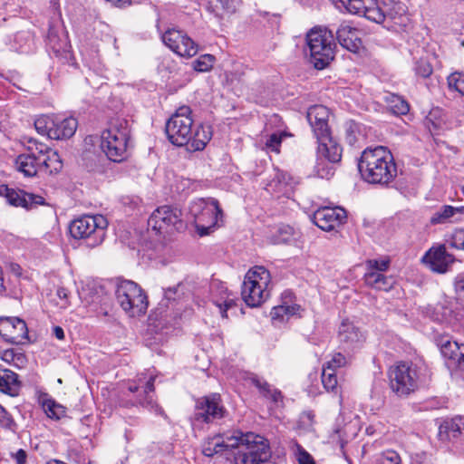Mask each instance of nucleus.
Wrapping results in <instances>:
<instances>
[{
  "label": "nucleus",
  "instance_id": "7c9ffc66",
  "mask_svg": "<svg viewBox=\"0 0 464 464\" xmlns=\"http://www.w3.org/2000/svg\"><path fill=\"white\" fill-rule=\"evenodd\" d=\"M41 164V171H44L45 173L53 174L56 173L63 168V163L59 154L53 150H49L48 154L45 157L40 158Z\"/></svg>",
  "mask_w": 464,
  "mask_h": 464
},
{
  "label": "nucleus",
  "instance_id": "a19ab883",
  "mask_svg": "<svg viewBox=\"0 0 464 464\" xmlns=\"http://www.w3.org/2000/svg\"><path fill=\"white\" fill-rule=\"evenodd\" d=\"M322 382L327 391H334L337 386V377L335 371L324 367L322 372Z\"/></svg>",
  "mask_w": 464,
  "mask_h": 464
},
{
  "label": "nucleus",
  "instance_id": "0eeeda50",
  "mask_svg": "<svg viewBox=\"0 0 464 464\" xmlns=\"http://www.w3.org/2000/svg\"><path fill=\"white\" fill-rule=\"evenodd\" d=\"M388 375L390 387L398 396H408L419 388L420 368L412 362H397L390 367Z\"/></svg>",
  "mask_w": 464,
  "mask_h": 464
},
{
  "label": "nucleus",
  "instance_id": "4c0bfd02",
  "mask_svg": "<svg viewBox=\"0 0 464 464\" xmlns=\"http://www.w3.org/2000/svg\"><path fill=\"white\" fill-rule=\"evenodd\" d=\"M290 444L299 464H314L313 457L296 440H292Z\"/></svg>",
  "mask_w": 464,
  "mask_h": 464
},
{
  "label": "nucleus",
  "instance_id": "5fc2aeb1",
  "mask_svg": "<svg viewBox=\"0 0 464 464\" xmlns=\"http://www.w3.org/2000/svg\"><path fill=\"white\" fill-rule=\"evenodd\" d=\"M396 103L393 106L392 110L396 114L404 115L409 111V104L404 100L400 97L396 98Z\"/></svg>",
  "mask_w": 464,
  "mask_h": 464
},
{
  "label": "nucleus",
  "instance_id": "c03bdc74",
  "mask_svg": "<svg viewBox=\"0 0 464 464\" xmlns=\"http://www.w3.org/2000/svg\"><path fill=\"white\" fill-rule=\"evenodd\" d=\"M367 271H378L382 273L389 268L390 259H369L365 263Z\"/></svg>",
  "mask_w": 464,
  "mask_h": 464
},
{
  "label": "nucleus",
  "instance_id": "338daca9",
  "mask_svg": "<svg viewBox=\"0 0 464 464\" xmlns=\"http://www.w3.org/2000/svg\"><path fill=\"white\" fill-rule=\"evenodd\" d=\"M311 416H312V415H311V413H308V414H307V417H308L309 419L311 418Z\"/></svg>",
  "mask_w": 464,
  "mask_h": 464
},
{
  "label": "nucleus",
  "instance_id": "c9c22d12",
  "mask_svg": "<svg viewBox=\"0 0 464 464\" xmlns=\"http://www.w3.org/2000/svg\"><path fill=\"white\" fill-rule=\"evenodd\" d=\"M326 160L317 156V161L314 166V175L321 179H330L334 174V169L330 165V162H326Z\"/></svg>",
  "mask_w": 464,
  "mask_h": 464
},
{
  "label": "nucleus",
  "instance_id": "603ef678",
  "mask_svg": "<svg viewBox=\"0 0 464 464\" xmlns=\"http://www.w3.org/2000/svg\"><path fill=\"white\" fill-rule=\"evenodd\" d=\"M450 246L457 249L464 250V229H457L454 231L451 237Z\"/></svg>",
  "mask_w": 464,
  "mask_h": 464
},
{
  "label": "nucleus",
  "instance_id": "473e14b6",
  "mask_svg": "<svg viewBox=\"0 0 464 464\" xmlns=\"http://www.w3.org/2000/svg\"><path fill=\"white\" fill-rule=\"evenodd\" d=\"M300 309L297 304H281L273 307L270 315L272 320L284 321L285 318L288 319L290 315H294Z\"/></svg>",
  "mask_w": 464,
  "mask_h": 464
},
{
  "label": "nucleus",
  "instance_id": "bb28decb",
  "mask_svg": "<svg viewBox=\"0 0 464 464\" xmlns=\"http://www.w3.org/2000/svg\"><path fill=\"white\" fill-rule=\"evenodd\" d=\"M440 437L441 440H452L464 436V417L458 416L450 420L444 421L440 426Z\"/></svg>",
  "mask_w": 464,
  "mask_h": 464
},
{
  "label": "nucleus",
  "instance_id": "2eb2a0df",
  "mask_svg": "<svg viewBox=\"0 0 464 464\" xmlns=\"http://www.w3.org/2000/svg\"><path fill=\"white\" fill-rule=\"evenodd\" d=\"M163 43L175 53L181 57H192L198 53V45L184 32L169 29L162 35Z\"/></svg>",
  "mask_w": 464,
  "mask_h": 464
},
{
  "label": "nucleus",
  "instance_id": "1a4fd4ad",
  "mask_svg": "<svg viewBox=\"0 0 464 464\" xmlns=\"http://www.w3.org/2000/svg\"><path fill=\"white\" fill-rule=\"evenodd\" d=\"M346 10L353 14L363 16L369 21L376 24H382L386 18L394 19L399 11H402L401 6L390 7L385 1L377 0H340Z\"/></svg>",
  "mask_w": 464,
  "mask_h": 464
},
{
  "label": "nucleus",
  "instance_id": "052dcab7",
  "mask_svg": "<svg viewBox=\"0 0 464 464\" xmlns=\"http://www.w3.org/2000/svg\"><path fill=\"white\" fill-rule=\"evenodd\" d=\"M57 295L59 296L60 299L66 300L69 295V291L66 288L60 287L57 289Z\"/></svg>",
  "mask_w": 464,
  "mask_h": 464
},
{
  "label": "nucleus",
  "instance_id": "cd10ccee",
  "mask_svg": "<svg viewBox=\"0 0 464 464\" xmlns=\"http://www.w3.org/2000/svg\"><path fill=\"white\" fill-rule=\"evenodd\" d=\"M16 169L26 177H34L41 171L40 160L34 154H21L15 160Z\"/></svg>",
  "mask_w": 464,
  "mask_h": 464
},
{
  "label": "nucleus",
  "instance_id": "20e7f679",
  "mask_svg": "<svg viewBox=\"0 0 464 464\" xmlns=\"http://www.w3.org/2000/svg\"><path fill=\"white\" fill-rule=\"evenodd\" d=\"M130 137L129 123L124 119H117L101 135V149L108 159L121 162L127 157Z\"/></svg>",
  "mask_w": 464,
  "mask_h": 464
},
{
  "label": "nucleus",
  "instance_id": "c85d7f7f",
  "mask_svg": "<svg viewBox=\"0 0 464 464\" xmlns=\"http://www.w3.org/2000/svg\"><path fill=\"white\" fill-rule=\"evenodd\" d=\"M39 403L46 416L52 420H58L66 415V408L47 393L40 396Z\"/></svg>",
  "mask_w": 464,
  "mask_h": 464
},
{
  "label": "nucleus",
  "instance_id": "58836bf2",
  "mask_svg": "<svg viewBox=\"0 0 464 464\" xmlns=\"http://www.w3.org/2000/svg\"><path fill=\"white\" fill-rule=\"evenodd\" d=\"M51 150L52 149H50L47 145L42 142H38L34 139H30L28 140L26 154H34L36 159H42V157H45V155H47Z\"/></svg>",
  "mask_w": 464,
  "mask_h": 464
},
{
  "label": "nucleus",
  "instance_id": "69168bd1",
  "mask_svg": "<svg viewBox=\"0 0 464 464\" xmlns=\"http://www.w3.org/2000/svg\"><path fill=\"white\" fill-rule=\"evenodd\" d=\"M46 464H64L63 462L62 461H59V460H52V461H49L47 462Z\"/></svg>",
  "mask_w": 464,
  "mask_h": 464
},
{
  "label": "nucleus",
  "instance_id": "de8ad7c7",
  "mask_svg": "<svg viewBox=\"0 0 464 464\" xmlns=\"http://www.w3.org/2000/svg\"><path fill=\"white\" fill-rule=\"evenodd\" d=\"M415 72L422 78H427L432 73V66L430 63L423 59L416 63Z\"/></svg>",
  "mask_w": 464,
  "mask_h": 464
},
{
  "label": "nucleus",
  "instance_id": "4d7b16f0",
  "mask_svg": "<svg viewBox=\"0 0 464 464\" xmlns=\"http://www.w3.org/2000/svg\"><path fill=\"white\" fill-rule=\"evenodd\" d=\"M455 288L464 294V274H459L455 280Z\"/></svg>",
  "mask_w": 464,
  "mask_h": 464
},
{
  "label": "nucleus",
  "instance_id": "7ed1b4c3",
  "mask_svg": "<svg viewBox=\"0 0 464 464\" xmlns=\"http://www.w3.org/2000/svg\"><path fill=\"white\" fill-rule=\"evenodd\" d=\"M358 169L363 180L372 184L387 185L397 176L393 156L382 146L365 149L359 160Z\"/></svg>",
  "mask_w": 464,
  "mask_h": 464
},
{
  "label": "nucleus",
  "instance_id": "2f4dec72",
  "mask_svg": "<svg viewBox=\"0 0 464 464\" xmlns=\"http://www.w3.org/2000/svg\"><path fill=\"white\" fill-rule=\"evenodd\" d=\"M250 381L264 397L270 399L274 402H278L282 400L281 392L276 389H272L270 384L266 381L257 376L251 377Z\"/></svg>",
  "mask_w": 464,
  "mask_h": 464
},
{
  "label": "nucleus",
  "instance_id": "8fccbe9b",
  "mask_svg": "<svg viewBox=\"0 0 464 464\" xmlns=\"http://www.w3.org/2000/svg\"><path fill=\"white\" fill-rule=\"evenodd\" d=\"M294 233L293 227L290 226H284L278 228V236L276 240V243H287L290 241L291 236Z\"/></svg>",
  "mask_w": 464,
  "mask_h": 464
},
{
  "label": "nucleus",
  "instance_id": "39448f33",
  "mask_svg": "<svg viewBox=\"0 0 464 464\" xmlns=\"http://www.w3.org/2000/svg\"><path fill=\"white\" fill-rule=\"evenodd\" d=\"M270 274L264 266H255L246 273L242 285V298L251 307L260 305L269 296Z\"/></svg>",
  "mask_w": 464,
  "mask_h": 464
},
{
  "label": "nucleus",
  "instance_id": "680f3d73",
  "mask_svg": "<svg viewBox=\"0 0 464 464\" xmlns=\"http://www.w3.org/2000/svg\"><path fill=\"white\" fill-rule=\"evenodd\" d=\"M13 359H14V352L12 350H6L4 352L3 360H5V362H10Z\"/></svg>",
  "mask_w": 464,
  "mask_h": 464
},
{
  "label": "nucleus",
  "instance_id": "f03ea898",
  "mask_svg": "<svg viewBox=\"0 0 464 464\" xmlns=\"http://www.w3.org/2000/svg\"><path fill=\"white\" fill-rule=\"evenodd\" d=\"M192 111L188 106L179 107L167 121L165 131L170 143L175 146H186L188 151H200L205 149L212 138V130L208 125H194Z\"/></svg>",
  "mask_w": 464,
  "mask_h": 464
},
{
  "label": "nucleus",
  "instance_id": "72a5a7b5",
  "mask_svg": "<svg viewBox=\"0 0 464 464\" xmlns=\"http://www.w3.org/2000/svg\"><path fill=\"white\" fill-rule=\"evenodd\" d=\"M54 125L53 116L42 115L34 121V127L36 131L41 135H46L53 139V127Z\"/></svg>",
  "mask_w": 464,
  "mask_h": 464
},
{
  "label": "nucleus",
  "instance_id": "412c9836",
  "mask_svg": "<svg viewBox=\"0 0 464 464\" xmlns=\"http://www.w3.org/2000/svg\"><path fill=\"white\" fill-rule=\"evenodd\" d=\"M329 110L324 105H314L308 109L307 121L315 138L331 133L328 126Z\"/></svg>",
  "mask_w": 464,
  "mask_h": 464
},
{
  "label": "nucleus",
  "instance_id": "a211bd4d",
  "mask_svg": "<svg viewBox=\"0 0 464 464\" xmlns=\"http://www.w3.org/2000/svg\"><path fill=\"white\" fill-rule=\"evenodd\" d=\"M346 218L345 210L342 208L324 207L317 209L313 215V222L319 228L330 231L340 226Z\"/></svg>",
  "mask_w": 464,
  "mask_h": 464
},
{
  "label": "nucleus",
  "instance_id": "37998d69",
  "mask_svg": "<svg viewBox=\"0 0 464 464\" xmlns=\"http://www.w3.org/2000/svg\"><path fill=\"white\" fill-rule=\"evenodd\" d=\"M377 464H401V459L396 451L388 450L381 453Z\"/></svg>",
  "mask_w": 464,
  "mask_h": 464
},
{
  "label": "nucleus",
  "instance_id": "e2e57ef3",
  "mask_svg": "<svg viewBox=\"0 0 464 464\" xmlns=\"http://www.w3.org/2000/svg\"><path fill=\"white\" fill-rule=\"evenodd\" d=\"M5 291V287L4 285V277L2 270L0 269V295H2Z\"/></svg>",
  "mask_w": 464,
  "mask_h": 464
},
{
  "label": "nucleus",
  "instance_id": "5701e85b",
  "mask_svg": "<svg viewBox=\"0 0 464 464\" xmlns=\"http://www.w3.org/2000/svg\"><path fill=\"white\" fill-rule=\"evenodd\" d=\"M318 142L317 156L330 163H338L342 159L343 149L332 137L331 133L316 138Z\"/></svg>",
  "mask_w": 464,
  "mask_h": 464
},
{
  "label": "nucleus",
  "instance_id": "a878e982",
  "mask_svg": "<svg viewBox=\"0 0 464 464\" xmlns=\"http://www.w3.org/2000/svg\"><path fill=\"white\" fill-rule=\"evenodd\" d=\"M54 125L53 127V140L69 139L75 133L78 126V121L73 117L62 119L58 116H53Z\"/></svg>",
  "mask_w": 464,
  "mask_h": 464
},
{
  "label": "nucleus",
  "instance_id": "9b49d317",
  "mask_svg": "<svg viewBox=\"0 0 464 464\" xmlns=\"http://www.w3.org/2000/svg\"><path fill=\"white\" fill-rule=\"evenodd\" d=\"M189 214L193 217L198 233L206 236L217 224L221 209L214 198H198L190 204Z\"/></svg>",
  "mask_w": 464,
  "mask_h": 464
},
{
  "label": "nucleus",
  "instance_id": "09e8293b",
  "mask_svg": "<svg viewBox=\"0 0 464 464\" xmlns=\"http://www.w3.org/2000/svg\"><path fill=\"white\" fill-rule=\"evenodd\" d=\"M290 179L289 175L285 173L284 171L277 170L273 179L272 183L269 184V187H273V183H275V188L273 190L281 191L282 186L286 185Z\"/></svg>",
  "mask_w": 464,
  "mask_h": 464
},
{
  "label": "nucleus",
  "instance_id": "f257e3e1",
  "mask_svg": "<svg viewBox=\"0 0 464 464\" xmlns=\"http://www.w3.org/2000/svg\"><path fill=\"white\" fill-rule=\"evenodd\" d=\"M237 450L234 456L236 464H260L269 460L271 449L264 437L253 432L242 433L235 430L218 433L204 442L202 453L207 457Z\"/></svg>",
  "mask_w": 464,
  "mask_h": 464
},
{
  "label": "nucleus",
  "instance_id": "e433bc0d",
  "mask_svg": "<svg viewBox=\"0 0 464 464\" xmlns=\"http://www.w3.org/2000/svg\"><path fill=\"white\" fill-rule=\"evenodd\" d=\"M460 209L451 206H444L440 210L436 212L430 221L432 224L443 223L452 218L456 213H459Z\"/></svg>",
  "mask_w": 464,
  "mask_h": 464
},
{
  "label": "nucleus",
  "instance_id": "3c124183",
  "mask_svg": "<svg viewBox=\"0 0 464 464\" xmlns=\"http://www.w3.org/2000/svg\"><path fill=\"white\" fill-rule=\"evenodd\" d=\"M281 141H282V134L273 133L266 140V146L271 151H275V152L278 153Z\"/></svg>",
  "mask_w": 464,
  "mask_h": 464
},
{
  "label": "nucleus",
  "instance_id": "ddd939ff",
  "mask_svg": "<svg viewBox=\"0 0 464 464\" xmlns=\"http://www.w3.org/2000/svg\"><path fill=\"white\" fill-rule=\"evenodd\" d=\"M148 225L158 234H168L183 227L181 211L170 206L158 208L150 215Z\"/></svg>",
  "mask_w": 464,
  "mask_h": 464
},
{
  "label": "nucleus",
  "instance_id": "393cba45",
  "mask_svg": "<svg viewBox=\"0 0 464 464\" xmlns=\"http://www.w3.org/2000/svg\"><path fill=\"white\" fill-rule=\"evenodd\" d=\"M21 386L18 374L0 364V392L11 397H16Z\"/></svg>",
  "mask_w": 464,
  "mask_h": 464
},
{
  "label": "nucleus",
  "instance_id": "f8f14e48",
  "mask_svg": "<svg viewBox=\"0 0 464 464\" xmlns=\"http://www.w3.org/2000/svg\"><path fill=\"white\" fill-rule=\"evenodd\" d=\"M155 376L140 373L137 380L128 383V392L133 394L130 400L131 405H140L158 412L160 408L153 399Z\"/></svg>",
  "mask_w": 464,
  "mask_h": 464
},
{
  "label": "nucleus",
  "instance_id": "aec40b11",
  "mask_svg": "<svg viewBox=\"0 0 464 464\" xmlns=\"http://www.w3.org/2000/svg\"><path fill=\"white\" fill-rule=\"evenodd\" d=\"M422 261L432 271L442 274L447 272L449 266L455 261V258L447 252L445 246L440 245L430 248L422 257Z\"/></svg>",
  "mask_w": 464,
  "mask_h": 464
},
{
  "label": "nucleus",
  "instance_id": "6ab92c4d",
  "mask_svg": "<svg viewBox=\"0 0 464 464\" xmlns=\"http://www.w3.org/2000/svg\"><path fill=\"white\" fill-rule=\"evenodd\" d=\"M0 194H4L7 202L14 207H22L26 209L36 206L45 205L42 196L27 193L21 189L10 188L7 186L0 187Z\"/></svg>",
  "mask_w": 464,
  "mask_h": 464
},
{
  "label": "nucleus",
  "instance_id": "13d9d810",
  "mask_svg": "<svg viewBox=\"0 0 464 464\" xmlns=\"http://www.w3.org/2000/svg\"><path fill=\"white\" fill-rule=\"evenodd\" d=\"M26 457H27L26 452L24 450H19L15 453V456H14L16 464H25Z\"/></svg>",
  "mask_w": 464,
  "mask_h": 464
},
{
  "label": "nucleus",
  "instance_id": "b1692460",
  "mask_svg": "<svg viewBox=\"0 0 464 464\" xmlns=\"http://www.w3.org/2000/svg\"><path fill=\"white\" fill-rule=\"evenodd\" d=\"M440 353L449 367L464 371V343L446 341L440 346Z\"/></svg>",
  "mask_w": 464,
  "mask_h": 464
},
{
  "label": "nucleus",
  "instance_id": "f704fd0d",
  "mask_svg": "<svg viewBox=\"0 0 464 464\" xmlns=\"http://www.w3.org/2000/svg\"><path fill=\"white\" fill-rule=\"evenodd\" d=\"M222 293H224V295L220 299H214L213 303L218 307L222 317L227 318V312L237 306V300L231 296V294L227 293V289L222 291Z\"/></svg>",
  "mask_w": 464,
  "mask_h": 464
},
{
  "label": "nucleus",
  "instance_id": "dca6fc26",
  "mask_svg": "<svg viewBox=\"0 0 464 464\" xmlns=\"http://www.w3.org/2000/svg\"><path fill=\"white\" fill-rule=\"evenodd\" d=\"M338 340L344 350H356L361 348L366 335L353 321L343 319L338 327Z\"/></svg>",
  "mask_w": 464,
  "mask_h": 464
},
{
  "label": "nucleus",
  "instance_id": "864d4df0",
  "mask_svg": "<svg viewBox=\"0 0 464 464\" xmlns=\"http://www.w3.org/2000/svg\"><path fill=\"white\" fill-rule=\"evenodd\" d=\"M13 424V419L7 411L0 404V426L3 428H10Z\"/></svg>",
  "mask_w": 464,
  "mask_h": 464
},
{
  "label": "nucleus",
  "instance_id": "4468645a",
  "mask_svg": "<svg viewBox=\"0 0 464 464\" xmlns=\"http://www.w3.org/2000/svg\"><path fill=\"white\" fill-rule=\"evenodd\" d=\"M225 408L221 404L220 395L213 393L197 401L194 419L202 422H211L224 417Z\"/></svg>",
  "mask_w": 464,
  "mask_h": 464
},
{
  "label": "nucleus",
  "instance_id": "6e6552de",
  "mask_svg": "<svg viewBox=\"0 0 464 464\" xmlns=\"http://www.w3.org/2000/svg\"><path fill=\"white\" fill-rule=\"evenodd\" d=\"M311 63L316 69H324L334 57L335 44L330 31L322 28L312 29L306 34Z\"/></svg>",
  "mask_w": 464,
  "mask_h": 464
},
{
  "label": "nucleus",
  "instance_id": "9d476101",
  "mask_svg": "<svg viewBox=\"0 0 464 464\" xmlns=\"http://www.w3.org/2000/svg\"><path fill=\"white\" fill-rule=\"evenodd\" d=\"M116 300L122 310L131 317L146 313L147 296L140 286L133 281L122 280L117 285Z\"/></svg>",
  "mask_w": 464,
  "mask_h": 464
},
{
  "label": "nucleus",
  "instance_id": "a18cd8bd",
  "mask_svg": "<svg viewBox=\"0 0 464 464\" xmlns=\"http://www.w3.org/2000/svg\"><path fill=\"white\" fill-rule=\"evenodd\" d=\"M219 4L222 13L234 14L241 5V0H217Z\"/></svg>",
  "mask_w": 464,
  "mask_h": 464
},
{
  "label": "nucleus",
  "instance_id": "0e129e2a",
  "mask_svg": "<svg viewBox=\"0 0 464 464\" xmlns=\"http://www.w3.org/2000/svg\"><path fill=\"white\" fill-rule=\"evenodd\" d=\"M172 293H173V294H175V291H174V290H172V289H169V290L166 292V296H167L168 298H171V294H172Z\"/></svg>",
  "mask_w": 464,
  "mask_h": 464
},
{
  "label": "nucleus",
  "instance_id": "6e6d98bb",
  "mask_svg": "<svg viewBox=\"0 0 464 464\" xmlns=\"http://www.w3.org/2000/svg\"><path fill=\"white\" fill-rule=\"evenodd\" d=\"M207 12H208L210 14L214 15L215 17L220 19L223 16V13L221 11V7L218 3L216 2L214 4L213 2H208V4L205 6Z\"/></svg>",
  "mask_w": 464,
  "mask_h": 464
},
{
  "label": "nucleus",
  "instance_id": "4be33fe9",
  "mask_svg": "<svg viewBox=\"0 0 464 464\" xmlns=\"http://www.w3.org/2000/svg\"><path fill=\"white\" fill-rule=\"evenodd\" d=\"M362 31L348 23L340 24L336 31L339 44L350 52L357 53L362 46Z\"/></svg>",
  "mask_w": 464,
  "mask_h": 464
},
{
  "label": "nucleus",
  "instance_id": "49530a36",
  "mask_svg": "<svg viewBox=\"0 0 464 464\" xmlns=\"http://www.w3.org/2000/svg\"><path fill=\"white\" fill-rule=\"evenodd\" d=\"M346 362L347 361L345 356L341 353H336L332 356L331 360L326 362V366H324V368L336 371L337 368L344 366Z\"/></svg>",
  "mask_w": 464,
  "mask_h": 464
},
{
  "label": "nucleus",
  "instance_id": "ea45409f",
  "mask_svg": "<svg viewBox=\"0 0 464 464\" xmlns=\"http://www.w3.org/2000/svg\"><path fill=\"white\" fill-rule=\"evenodd\" d=\"M448 86L464 96V72H455L447 78Z\"/></svg>",
  "mask_w": 464,
  "mask_h": 464
},
{
  "label": "nucleus",
  "instance_id": "423d86ee",
  "mask_svg": "<svg viewBox=\"0 0 464 464\" xmlns=\"http://www.w3.org/2000/svg\"><path fill=\"white\" fill-rule=\"evenodd\" d=\"M107 226V219L102 215H84L74 219L69 229L72 237L84 239L89 247H95L104 240Z\"/></svg>",
  "mask_w": 464,
  "mask_h": 464
},
{
  "label": "nucleus",
  "instance_id": "79ce46f5",
  "mask_svg": "<svg viewBox=\"0 0 464 464\" xmlns=\"http://www.w3.org/2000/svg\"><path fill=\"white\" fill-rule=\"evenodd\" d=\"M214 57L211 54H205L193 62V68L198 72H208L213 66Z\"/></svg>",
  "mask_w": 464,
  "mask_h": 464
},
{
  "label": "nucleus",
  "instance_id": "bf43d9fd",
  "mask_svg": "<svg viewBox=\"0 0 464 464\" xmlns=\"http://www.w3.org/2000/svg\"><path fill=\"white\" fill-rule=\"evenodd\" d=\"M53 334L58 340H63L64 339V332L63 329L60 326H55L53 328Z\"/></svg>",
  "mask_w": 464,
  "mask_h": 464
},
{
  "label": "nucleus",
  "instance_id": "c756f323",
  "mask_svg": "<svg viewBox=\"0 0 464 464\" xmlns=\"http://www.w3.org/2000/svg\"><path fill=\"white\" fill-rule=\"evenodd\" d=\"M365 284L377 290L388 291L394 281L378 271H367L364 275Z\"/></svg>",
  "mask_w": 464,
  "mask_h": 464
},
{
  "label": "nucleus",
  "instance_id": "f3484780",
  "mask_svg": "<svg viewBox=\"0 0 464 464\" xmlns=\"http://www.w3.org/2000/svg\"><path fill=\"white\" fill-rule=\"evenodd\" d=\"M0 335L8 343H24L28 340L27 325L18 317L0 318Z\"/></svg>",
  "mask_w": 464,
  "mask_h": 464
}]
</instances>
